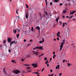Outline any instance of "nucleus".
<instances>
[{
	"instance_id": "f257e3e1",
	"label": "nucleus",
	"mask_w": 76,
	"mask_h": 76,
	"mask_svg": "<svg viewBox=\"0 0 76 76\" xmlns=\"http://www.w3.org/2000/svg\"><path fill=\"white\" fill-rule=\"evenodd\" d=\"M37 51H38V50H34L33 51V53L34 54H35V55H36V56H38V54H39V52H37Z\"/></svg>"
},
{
	"instance_id": "f03ea898",
	"label": "nucleus",
	"mask_w": 76,
	"mask_h": 76,
	"mask_svg": "<svg viewBox=\"0 0 76 76\" xmlns=\"http://www.w3.org/2000/svg\"><path fill=\"white\" fill-rule=\"evenodd\" d=\"M32 66H33V67H37V64H35V63H34V64H32L31 65Z\"/></svg>"
},
{
	"instance_id": "7ed1b4c3",
	"label": "nucleus",
	"mask_w": 76,
	"mask_h": 76,
	"mask_svg": "<svg viewBox=\"0 0 76 76\" xmlns=\"http://www.w3.org/2000/svg\"><path fill=\"white\" fill-rule=\"evenodd\" d=\"M63 47V42H62L61 43V45L60 46V51L61 50V49H62Z\"/></svg>"
},
{
	"instance_id": "20e7f679",
	"label": "nucleus",
	"mask_w": 76,
	"mask_h": 76,
	"mask_svg": "<svg viewBox=\"0 0 76 76\" xmlns=\"http://www.w3.org/2000/svg\"><path fill=\"white\" fill-rule=\"evenodd\" d=\"M76 11H72H72H70V15H73V14H74V13H75V12H76Z\"/></svg>"
},
{
	"instance_id": "39448f33",
	"label": "nucleus",
	"mask_w": 76,
	"mask_h": 76,
	"mask_svg": "<svg viewBox=\"0 0 76 76\" xmlns=\"http://www.w3.org/2000/svg\"><path fill=\"white\" fill-rule=\"evenodd\" d=\"M38 49H40V50H42L44 49L43 48V47L42 46H38Z\"/></svg>"
},
{
	"instance_id": "423d86ee",
	"label": "nucleus",
	"mask_w": 76,
	"mask_h": 76,
	"mask_svg": "<svg viewBox=\"0 0 76 76\" xmlns=\"http://www.w3.org/2000/svg\"><path fill=\"white\" fill-rule=\"evenodd\" d=\"M14 72L15 73V74H18L19 73V71L18 70L16 71H14Z\"/></svg>"
},
{
	"instance_id": "0eeeda50",
	"label": "nucleus",
	"mask_w": 76,
	"mask_h": 76,
	"mask_svg": "<svg viewBox=\"0 0 76 76\" xmlns=\"http://www.w3.org/2000/svg\"><path fill=\"white\" fill-rule=\"evenodd\" d=\"M44 42V39L43 38L42 39V41H39V43L41 44L42 42Z\"/></svg>"
},
{
	"instance_id": "6e6552de",
	"label": "nucleus",
	"mask_w": 76,
	"mask_h": 76,
	"mask_svg": "<svg viewBox=\"0 0 76 76\" xmlns=\"http://www.w3.org/2000/svg\"><path fill=\"white\" fill-rule=\"evenodd\" d=\"M60 32L59 31L58 32V33L56 34V35H57V36L58 38L60 36Z\"/></svg>"
},
{
	"instance_id": "1a4fd4ad",
	"label": "nucleus",
	"mask_w": 76,
	"mask_h": 76,
	"mask_svg": "<svg viewBox=\"0 0 76 76\" xmlns=\"http://www.w3.org/2000/svg\"><path fill=\"white\" fill-rule=\"evenodd\" d=\"M7 41L8 42H10L11 41V39H10V38H8L7 39Z\"/></svg>"
},
{
	"instance_id": "9d476101",
	"label": "nucleus",
	"mask_w": 76,
	"mask_h": 76,
	"mask_svg": "<svg viewBox=\"0 0 76 76\" xmlns=\"http://www.w3.org/2000/svg\"><path fill=\"white\" fill-rule=\"evenodd\" d=\"M3 72L5 74V75H7V74L6 73V70H5V68H4L3 69Z\"/></svg>"
},
{
	"instance_id": "9b49d317",
	"label": "nucleus",
	"mask_w": 76,
	"mask_h": 76,
	"mask_svg": "<svg viewBox=\"0 0 76 76\" xmlns=\"http://www.w3.org/2000/svg\"><path fill=\"white\" fill-rule=\"evenodd\" d=\"M60 68V65H58V66H56V69H59V68Z\"/></svg>"
},
{
	"instance_id": "f8f14e48",
	"label": "nucleus",
	"mask_w": 76,
	"mask_h": 76,
	"mask_svg": "<svg viewBox=\"0 0 76 76\" xmlns=\"http://www.w3.org/2000/svg\"><path fill=\"white\" fill-rule=\"evenodd\" d=\"M36 29H38V30H39V29H40V28L39 27V26H37V27H36Z\"/></svg>"
},
{
	"instance_id": "ddd939ff",
	"label": "nucleus",
	"mask_w": 76,
	"mask_h": 76,
	"mask_svg": "<svg viewBox=\"0 0 76 76\" xmlns=\"http://www.w3.org/2000/svg\"><path fill=\"white\" fill-rule=\"evenodd\" d=\"M11 62L14 63H16V61H15V60L14 59H12V60H11Z\"/></svg>"
},
{
	"instance_id": "4468645a",
	"label": "nucleus",
	"mask_w": 76,
	"mask_h": 76,
	"mask_svg": "<svg viewBox=\"0 0 76 76\" xmlns=\"http://www.w3.org/2000/svg\"><path fill=\"white\" fill-rule=\"evenodd\" d=\"M10 44H13V43H15V40H14V41H12V42H10Z\"/></svg>"
},
{
	"instance_id": "2eb2a0df",
	"label": "nucleus",
	"mask_w": 76,
	"mask_h": 76,
	"mask_svg": "<svg viewBox=\"0 0 76 76\" xmlns=\"http://www.w3.org/2000/svg\"><path fill=\"white\" fill-rule=\"evenodd\" d=\"M26 19H27L28 18V13H26Z\"/></svg>"
},
{
	"instance_id": "dca6fc26",
	"label": "nucleus",
	"mask_w": 76,
	"mask_h": 76,
	"mask_svg": "<svg viewBox=\"0 0 76 76\" xmlns=\"http://www.w3.org/2000/svg\"><path fill=\"white\" fill-rule=\"evenodd\" d=\"M36 49H38V46L36 47V48H33L34 50H36Z\"/></svg>"
},
{
	"instance_id": "f3484780",
	"label": "nucleus",
	"mask_w": 76,
	"mask_h": 76,
	"mask_svg": "<svg viewBox=\"0 0 76 76\" xmlns=\"http://www.w3.org/2000/svg\"><path fill=\"white\" fill-rule=\"evenodd\" d=\"M45 2L46 3V6H47V0H45Z\"/></svg>"
},
{
	"instance_id": "a211bd4d",
	"label": "nucleus",
	"mask_w": 76,
	"mask_h": 76,
	"mask_svg": "<svg viewBox=\"0 0 76 76\" xmlns=\"http://www.w3.org/2000/svg\"><path fill=\"white\" fill-rule=\"evenodd\" d=\"M27 58H29L31 57V56L30 55H28L27 56Z\"/></svg>"
},
{
	"instance_id": "6ab92c4d",
	"label": "nucleus",
	"mask_w": 76,
	"mask_h": 76,
	"mask_svg": "<svg viewBox=\"0 0 76 76\" xmlns=\"http://www.w3.org/2000/svg\"><path fill=\"white\" fill-rule=\"evenodd\" d=\"M44 13H45V14L46 15V16L48 15V13H47V12L44 11Z\"/></svg>"
},
{
	"instance_id": "aec40b11",
	"label": "nucleus",
	"mask_w": 76,
	"mask_h": 76,
	"mask_svg": "<svg viewBox=\"0 0 76 76\" xmlns=\"http://www.w3.org/2000/svg\"><path fill=\"white\" fill-rule=\"evenodd\" d=\"M26 8H28V7H29V6L28 5V4H26Z\"/></svg>"
},
{
	"instance_id": "412c9836",
	"label": "nucleus",
	"mask_w": 76,
	"mask_h": 76,
	"mask_svg": "<svg viewBox=\"0 0 76 76\" xmlns=\"http://www.w3.org/2000/svg\"><path fill=\"white\" fill-rule=\"evenodd\" d=\"M13 32H14L15 34L16 33V29H15V30H14Z\"/></svg>"
},
{
	"instance_id": "4be33fe9",
	"label": "nucleus",
	"mask_w": 76,
	"mask_h": 76,
	"mask_svg": "<svg viewBox=\"0 0 76 76\" xmlns=\"http://www.w3.org/2000/svg\"><path fill=\"white\" fill-rule=\"evenodd\" d=\"M17 38H19V34H18L17 35H16Z\"/></svg>"
},
{
	"instance_id": "5701e85b",
	"label": "nucleus",
	"mask_w": 76,
	"mask_h": 76,
	"mask_svg": "<svg viewBox=\"0 0 76 76\" xmlns=\"http://www.w3.org/2000/svg\"><path fill=\"white\" fill-rule=\"evenodd\" d=\"M24 65V66H30L29 64H25Z\"/></svg>"
},
{
	"instance_id": "b1692460",
	"label": "nucleus",
	"mask_w": 76,
	"mask_h": 76,
	"mask_svg": "<svg viewBox=\"0 0 76 76\" xmlns=\"http://www.w3.org/2000/svg\"><path fill=\"white\" fill-rule=\"evenodd\" d=\"M63 45L64 44V42H65V39H64V40H63Z\"/></svg>"
},
{
	"instance_id": "393cba45",
	"label": "nucleus",
	"mask_w": 76,
	"mask_h": 76,
	"mask_svg": "<svg viewBox=\"0 0 76 76\" xmlns=\"http://www.w3.org/2000/svg\"><path fill=\"white\" fill-rule=\"evenodd\" d=\"M56 56V55H53V58H55V57Z\"/></svg>"
},
{
	"instance_id": "a878e982",
	"label": "nucleus",
	"mask_w": 76,
	"mask_h": 76,
	"mask_svg": "<svg viewBox=\"0 0 76 76\" xmlns=\"http://www.w3.org/2000/svg\"><path fill=\"white\" fill-rule=\"evenodd\" d=\"M59 19L58 18L57 19H56V21L57 23L58 22V20Z\"/></svg>"
},
{
	"instance_id": "bb28decb",
	"label": "nucleus",
	"mask_w": 76,
	"mask_h": 76,
	"mask_svg": "<svg viewBox=\"0 0 76 76\" xmlns=\"http://www.w3.org/2000/svg\"><path fill=\"white\" fill-rule=\"evenodd\" d=\"M6 42V40L5 39V40H4V41H3V43L4 44Z\"/></svg>"
},
{
	"instance_id": "cd10ccee",
	"label": "nucleus",
	"mask_w": 76,
	"mask_h": 76,
	"mask_svg": "<svg viewBox=\"0 0 76 76\" xmlns=\"http://www.w3.org/2000/svg\"><path fill=\"white\" fill-rule=\"evenodd\" d=\"M54 1L57 3V2H58V0H54Z\"/></svg>"
},
{
	"instance_id": "c85d7f7f",
	"label": "nucleus",
	"mask_w": 76,
	"mask_h": 76,
	"mask_svg": "<svg viewBox=\"0 0 76 76\" xmlns=\"http://www.w3.org/2000/svg\"><path fill=\"white\" fill-rule=\"evenodd\" d=\"M25 58L23 59V58H22L21 59V61H25Z\"/></svg>"
},
{
	"instance_id": "c756f323",
	"label": "nucleus",
	"mask_w": 76,
	"mask_h": 76,
	"mask_svg": "<svg viewBox=\"0 0 76 76\" xmlns=\"http://www.w3.org/2000/svg\"><path fill=\"white\" fill-rule=\"evenodd\" d=\"M66 10H64V11H63V13H66Z\"/></svg>"
},
{
	"instance_id": "7c9ffc66",
	"label": "nucleus",
	"mask_w": 76,
	"mask_h": 76,
	"mask_svg": "<svg viewBox=\"0 0 76 76\" xmlns=\"http://www.w3.org/2000/svg\"><path fill=\"white\" fill-rule=\"evenodd\" d=\"M44 69H45V68H44H44L42 69V70L41 72H43V71H44Z\"/></svg>"
},
{
	"instance_id": "2f4dec72",
	"label": "nucleus",
	"mask_w": 76,
	"mask_h": 76,
	"mask_svg": "<svg viewBox=\"0 0 76 76\" xmlns=\"http://www.w3.org/2000/svg\"><path fill=\"white\" fill-rule=\"evenodd\" d=\"M31 31H34V28L32 27V28H31Z\"/></svg>"
},
{
	"instance_id": "473e14b6",
	"label": "nucleus",
	"mask_w": 76,
	"mask_h": 76,
	"mask_svg": "<svg viewBox=\"0 0 76 76\" xmlns=\"http://www.w3.org/2000/svg\"><path fill=\"white\" fill-rule=\"evenodd\" d=\"M28 72L29 73H31V70H28Z\"/></svg>"
},
{
	"instance_id": "72a5a7b5",
	"label": "nucleus",
	"mask_w": 76,
	"mask_h": 76,
	"mask_svg": "<svg viewBox=\"0 0 76 76\" xmlns=\"http://www.w3.org/2000/svg\"><path fill=\"white\" fill-rule=\"evenodd\" d=\"M54 75V74H52L50 75H49L48 76H53V75Z\"/></svg>"
},
{
	"instance_id": "f704fd0d",
	"label": "nucleus",
	"mask_w": 76,
	"mask_h": 76,
	"mask_svg": "<svg viewBox=\"0 0 76 76\" xmlns=\"http://www.w3.org/2000/svg\"><path fill=\"white\" fill-rule=\"evenodd\" d=\"M47 58H44V60L45 61L46 60H47Z\"/></svg>"
},
{
	"instance_id": "c9c22d12",
	"label": "nucleus",
	"mask_w": 76,
	"mask_h": 76,
	"mask_svg": "<svg viewBox=\"0 0 76 76\" xmlns=\"http://www.w3.org/2000/svg\"><path fill=\"white\" fill-rule=\"evenodd\" d=\"M30 67H27V69H28V70H29V69H30Z\"/></svg>"
},
{
	"instance_id": "e433bc0d",
	"label": "nucleus",
	"mask_w": 76,
	"mask_h": 76,
	"mask_svg": "<svg viewBox=\"0 0 76 76\" xmlns=\"http://www.w3.org/2000/svg\"><path fill=\"white\" fill-rule=\"evenodd\" d=\"M48 60L46 62H45V64H47V63H48Z\"/></svg>"
},
{
	"instance_id": "4c0bfd02",
	"label": "nucleus",
	"mask_w": 76,
	"mask_h": 76,
	"mask_svg": "<svg viewBox=\"0 0 76 76\" xmlns=\"http://www.w3.org/2000/svg\"><path fill=\"white\" fill-rule=\"evenodd\" d=\"M73 16V15L71 16V17H70L69 18V19H71V18H72Z\"/></svg>"
},
{
	"instance_id": "58836bf2",
	"label": "nucleus",
	"mask_w": 76,
	"mask_h": 76,
	"mask_svg": "<svg viewBox=\"0 0 76 76\" xmlns=\"http://www.w3.org/2000/svg\"><path fill=\"white\" fill-rule=\"evenodd\" d=\"M50 5L51 6V5H52V4H53V3H52V2H51L50 3Z\"/></svg>"
},
{
	"instance_id": "ea45409f",
	"label": "nucleus",
	"mask_w": 76,
	"mask_h": 76,
	"mask_svg": "<svg viewBox=\"0 0 76 76\" xmlns=\"http://www.w3.org/2000/svg\"><path fill=\"white\" fill-rule=\"evenodd\" d=\"M33 41V40L31 39L30 40V42H32Z\"/></svg>"
},
{
	"instance_id": "a19ab883",
	"label": "nucleus",
	"mask_w": 76,
	"mask_h": 76,
	"mask_svg": "<svg viewBox=\"0 0 76 76\" xmlns=\"http://www.w3.org/2000/svg\"><path fill=\"white\" fill-rule=\"evenodd\" d=\"M68 66H70V64H69V63H68Z\"/></svg>"
},
{
	"instance_id": "79ce46f5",
	"label": "nucleus",
	"mask_w": 76,
	"mask_h": 76,
	"mask_svg": "<svg viewBox=\"0 0 76 76\" xmlns=\"http://www.w3.org/2000/svg\"><path fill=\"white\" fill-rule=\"evenodd\" d=\"M65 61H66V60L65 59L63 61V63H64V62H65Z\"/></svg>"
},
{
	"instance_id": "37998d69",
	"label": "nucleus",
	"mask_w": 76,
	"mask_h": 76,
	"mask_svg": "<svg viewBox=\"0 0 76 76\" xmlns=\"http://www.w3.org/2000/svg\"><path fill=\"white\" fill-rule=\"evenodd\" d=\"M60 4V6H62V5H63V4L60 3V4Z\"/></svg>"
},
{
	"instance_id": "c03bdc74",
	"label": "nucleus",
	"mask_w": 76,
	"mask_h": 76,
	"mask_svg": "<svg viewBox=\"0 0 76 76\" xmlns=\"http://www.w3.org/2000/svg\"><path fill=\"white\" fill-rule=\"evenodd\" d=\"M65 25H64V23H63V26H62L63 27V26H64Z\"/></svg>"
},
{
	"instance_id": "a18cd8bd",
	"label": "nucleus",
	"mask_w": 76,
	"mask_h": 76,
	"mask_svg": "<svg viewBox=\"0 0 76 76\" xmlns=\"http://www.w3.org/2000/svg\"><path fill=\"white\" fill-rule=\"evenodd\" d=\"M57 40H58V41H59V38H58V37L57 38Z\"/></svg>"
},
{
	"instance_id": "49530a36",
	"label": "nucleus",
	"mask_w": 76,
	"mask_h": 76,
	"mask_svg": "<svg viewBox=\"0 0 76 76\" xmlns=\"http://www.w3.org/2000/svg\"><path fill=\"white\" fill-rule=\"evenodd\" d=\"M16 18H18V19H19L20 18H19V16H18V17H16Z\"/></svg>"
},
{
	"instance_id": "de8ad7c7",
	"label": "nucleus",
	"mask_w": 76,
	"mask_h": 76,
	"mask_svg": "<svg viewBox=\"0 0 76 76\" xmlns=\"http://www.w3.org/2000/svg\"><path fill=\"white\" fill-rule=\"evenodd\" d=\"M61 73H60L59 74V76H60L61 75Z\"/></svg>"
},
{
	"instance_id": "09e8293b",
	"label": "nucleus",
	"mask_w": 76,
	"mask_h": 76,
	"mask_svg": "<svg viewBox=\"0 0 76 76\" xmlns=\"http://www.w3.org/2000/svg\"><path fill=\"white\" fill-rule=\"evenodd\" d=\"M11 51V50L10 49H9V52L10 53Z\"/></svg>"
},
{
	"instance_id": "8fccbe9b",
	"label": "nucleus",
	"mask_w": 76,
	"mask_h": 76,
	"mask_svg": "<svg viewBox=\"0 0 76 76\" xmlns=\"http://www.w3.org/2000/svg\"><path fill=\"white\" fill-rule=\"evenodd\" d=\"M36 74H38V75L39 74V72H36Z\"/></svg>"
},
{
	"instance_id": "3c124183",
	"label": "nucleus",
	"mask_w": 76,
	"mask_h": 76,
	"mask_svg": "<svg viewBox=\"0 0 76 76\" xmlns=\"http://www.w3.org/2000/svg\"><path fill=\"white\" fill-rule=\"evenodd\" d=\"M59 23L61 24V25L62 24V23H61V21H60Z\"/></svg>"
},
{
	"instance_id": "603ef678",
	"label": "nucleus",
	"mask_w": 76,
	"mask_h": 76,
	"mask_svg": "<svg viewBox=\"0 0 76 76\" xmlns=\"http://www.w3.org/2000/svg\"><path fill=\"white\" fill-rule=\"evenodd\" d=\"M52 60V58H50V61H51Z\"/></svg>"
},
{
	"instance_id": "864d4df0",
	"label": "nucleus",
	"mask_w": 76,
	"mask_h": 76,
	"mask_svg": "<svg viewBox=\"0 0 76 76\" xmlns=\"http://www.w3.org/2000/svg\"><path fill=\"white\" fill-rule=\"evenodd\" d=\"M20 30H19L18 31V33H19V32H20Z\"/></svg>"
},
{
	"instance_id": "5fc2aeb1",
	"label": "nucleus",
	"mask_w": 76,
	"mask_h": 76,
	"mask_svg": "<svg viewBox=\"0 0 76 76\" xmlns=\"http://www.w3.org/2000/svg\"><path fill=\"white\" fill-rule=\"evenodd\" d=\"M53 54H55V51L53 52Z\"/></svg>"
},
{
	"instance_id": "6e6d98bb",
	"label": "nucleus",
	"mask_w": 76,
	"mask_h": 76,
	"mask_svg": "<svg viewBox=\"0 0 76 76\" xmlns=\"http://www.w3.org/2000/svg\"><path fill=\"white\" fill-rule=\"evenodd\" d=\"M43 55H44L43 53L41 55V56H43Z\"/></svg>"
},
{
	"instance_id": "4d7b16f0",
	"label": "nucleus",
	"mask_w": 76,
	"mask_h": 76,
	"mask_svg": "<svg viewBox=\"0 0 76 76\" xmlns=\"http://www.w3.org/2000/svg\"><path fill=\"white\" fill-rule=\"evenodd\" d=\"M57 40V39H54V41H56Z\"/></svg>"
},
{
	"instance_id": "13d9d810",
	"label": "nucleus",
	"mask_w": 76,
	"mask_h": 76,
	"mask_svg": "<svg viewBox=\"0 0 76 76\" xmlns=\"http://www.w3.org/2000/svg\"><path fill=\"white\" fill-rule=\"evenodd\" d=\"M47 66L48 67L49 66V65L48 64H47Z\"/></svg>"
},
{
	"instance_id": "bf43d9fd",
	"label": "nucleus",
	"mask_w": 76,
	"mask_h": 76,
	"mask_svg": "<svg viewBox=\"0 0 76 76\" xmlns=\"http://www.w3.org/2000/svg\"><path fill=\"white\" fill-rule=\"evenodd\" d=\"M16 13L17 14H18V10L16 11Z\"/></svg>"
},
{
	"instance_id": "052dcab7",
	"label": "nucleus",
	"mask_w": 76,
	"mask_h": 76,
	"mask_svg": "<svg viewBox=\"0 0 76 76\" xmlns=\"http://www.w3.org/2000/svg\"><path fill=\"white\" fill-rule=\"evenodd\" d=\"M26 39H24V42H26Z\"/></svg>"
},
{
	"instance_id": "680f3d73",
	"label": "nucleus",
	"mask_w": 76,
	"mask_h": 76,
	"mask_svg": "<svg viewBox=\"0 0 76 76\" xmlns=\"http://www.w3.org/2000/svg\"><path fill=\"white\" fill-rule=\"evenodd\" d=\"M30 45H31V44H28L27 45V46H29Z\"/></svg>"
},
{
	"instance_id": "e2e57ef3",
	"label": "nucleus",
	"mask_w": 76,
	"mask_h": 76,
	"mask_svg": "<svg viewBox=\"0 0 76 76\" xmlns=\"http://www.w3.org/2000/svg\"><path fill=\"white\" fill-rule=\"evenodd\" d=\"M66 18H69V16H66Z\"/></svg>"
},
{
	"instance_id": "0e129e2a",
	"label": "nucleus",
	"mask_w": 76,
	"mask_h": 76,
	"mask_svg": "<svg viewBox=\"0 0 76 76\" xmlns=\"http://www.w3.org/2000/svg\"><path fill=\"white\" fill-rule=\"evenodd\" d=\"M51 72H53V70L52 69L50 70Z\"/></svg>"
},
{
	"instance_id": "69168bd1",
	"label": "nucleus",
	"mask_w": 76,
	"mask_h": 76,
	"mask_svg": "<svg viewBox=\"0 0 76 76\" xmlns=\"http://www.w3.org/2000/svg\"><path fill=\"white\" fill-rule=\"evenodd\" d=\"M65 23V24H66V25H67V23Z\"/></svg>"
},
{
	"instance_id": "338daca9",
	"label": "nucleus",
	"mask_w": 76,
	"mask_h": 76,
	"mask_svg": "<svg viewBox=\"0 0 76 76\" xmlns=\"http://www.w3.org/2000/svg\"><path fill=\"white\" fill-rule=\"evenodd\" d=\"M43 16H44V17H45V15H43Z\"/></svg>"
},
{
	"instance_id": "774afa93",
	"label": "nucleus",
	"mask_w": 76,
	"mask_h": 76,
	"mask_svg": "<svg viewBox=\"0 0 76 76\" xmlns=\"http://www.w3.org/2000/svg\"><path fill=\"white\" fill-rule=\"evenodd\" d=\"M63 18H65L64 16H63Z\"/></svg>"
}]
</instances>
